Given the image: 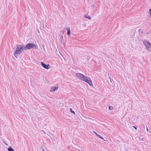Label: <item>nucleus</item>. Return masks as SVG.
I'll use <instances>...</instances> for the list:
<instances>
[{"label":"nucleus","instance_id":"f257e3e1","mask_svg":"<svg viewBox=\"0 0 151 151\" xmlns=\"http://www.w3.org/2000/svg\"><path fill=\"white\" fill-rule=\"evenodd\" d=\"M76 76L78 78L88 83L90 86H93L91 79L90 78L80 73H77Z\"/></svg>","mask_w":151,"mask_h":151},{"label":"nucleus","instance_id":"f03ea898","mask_svg":"<svg viewBox=\"0 0 151 151\" xmlns=\"http://www.w3.org/2000/svg\"><path fill=\"white\" fill-rule=\"evenodd\" d=\"M24 46L23 45H17L16 51L14 53V56L17 57V55L21 54L23 50Z\"/></svg>","mask_w":151,"mask_h":151},{"label":"nucleus","instance_id":"7ed1b4c3","mask_svg":"<svg viewBox=\"0 0 151 151\" xmlns=\"http://www.w3.org/2000/svg\"><path fill=\"white\" fill-rule=\"evenodd\" d=\"M143 43L146 46V49L148 51L151 50V44L148 41L145 40L143 41Z\"/></svg>","mask_w":151,"mask_h":151},{"label":"nucleus","instance_id":"20e7f679","mask_svg":"<svg viewBox=\"0 0 151 151\" xmlns=\"http://www.w3.org/2000/svg\"><path fill=\"white\" fill-rule=\"evenodd\" d=\"M37 47V46L34 44L30 43L27 44L26 45V47H25L24 48V49L25 50H27L28 49H30L31 48H32L34 47Z\"/></svg>","mask_w":151,"mask_h":151},{"label":"nucleus","instance_id":"39448f33","mask_svg":"<svg viewBox=\"0 0 151 151\" xmlns=\"http://www.w3.org/2000/svg\"><path fill=\"white\" fill-rule=\"evenodd\" d=\"M41 64L42 66L44 68H46L47 69H48L49 68H50V66L49 64L46 65L43 62H41Z\"/></svg>","mask_w":151,"mask_h":151},{"label":"nucleus","instance_id":"423d86ee","mask_svg":"<svg viewBox=\"0 0 151 151\" xmlns=\"http://www.w3.org/2000/svg\"><path fill=\"white\" fill-rule=\"evenodd\" d=\"M58 86H57L56 87H51V89L50 90V92H53V91H55V90L58 89Z\"/></svg>","mask_w":151,"mask_h":151},{"label":"nucleus","instance_id":"0eeeda50","mask_svg":"<svg viewBox=\"0 0 151 151\" xmlns=\"http://www.w3.org/2000/svg\"><path fill=\"white\" fill-rule=\"evenodd\" d=\"M66 30H67V34L68 35H70V31L69 27H67L66 28Z\"/></svg>","mask_w":151,"mask_h":151},{"label":"nucleus","instance_id":"6e6552de","mask_svg":"<svg viewBox=\"0 0 151 151\" xmlns=\"http://www.w3.org/2000/svg\"><path fill=\"white\" fill-rule=\"evenodd\" d=\"M85 17L86 18H87L88 19H91V18H90V16H88L87 14H86L85 15Z\"/></svg>","mask_w":151,"mask_h":151},{"label":"nucleus","instance_id":"1a4fd4ad","mask_svg":"<svg viewBox=\"0 0 151 151\" xmlns=\"http://www.w3.org/2000/svg\"><path fill=\"white\" fill-rule=\"evenodd\" d=\"M8 150L9 151H14L11 147L8 148Z\"/></svg>","mask_w":151,"mask_h":151},{"label":"nucleus","instance_id":"9d476101","mask_svg":"<svg viewBox=\"0 0 151 151\" xmlns=\"http://www.w3.org/2000/svg\"><path fill=\"white\" fill-rule=\"evenodd\" d=\"M109 110H111L113 109V107L112 106H109Z\"/></svg>","mask_w":151,"mask_h":151},{"label":"nucleus","instance_id":"9b49d317","mask_svg":"<svg viewBox=\"0 0 151 151\" xmlns=\"http://www.w3.org/2000/svg\"><path fill=\"white\" fill-rule=\"evenodd\" d=\"M97 136L99 137L100 138L104 139L100 135L98 134Z\"/></svg>","mask_w":151,"mask_h":151},{"label":"nucleus","instance_id":"f8f14e48","mask_svg":"<svg viewBox=\"0 0 151 151\" xmlns=\"http://www.w3.org/2000/svg\"><path fill=\"white\" fill-rule=\"evenodd\" d=\"M70 110L71 113H73L74 114H75V112L74 111H72V109H70Z\"/></svg>","mask_w":151,"mask_h":151},{"label":"nucleus","instance_id":"ddd939ff","mask_svg":"<svg viewBox=\"0 0 151 151\" xmlns=\"http://www.w3.org/2000/svg\"><path fill=\"white\" fill-rule=\"evenodd\" d=\"M149 13L150 14V16L151 17V9H149Z\"/></svg>","mask_w":151,"mask_h":151},{"label":"nucleus","instance_id":"4468645a","mask_svg":"<svg viewBox=\"0 0 151 151\" xmlns=\"http://www.w3.org/2000/svg\"><path fill=\"white\" fill-rule=\"evenodd\" d=\"M93 132L96 134V135L97 136V135L98 134L96 132H95V131H93Z\"/></svg>","mask_w":151,"mask_h":151},{"label":"nucleus","instance_id":"2eb2a0df","mask_svg":"<svg viewBox=\"0 0 151 151\" xmlns=\"http://www.w3.org/2000/svg\"><path fill=\"white\" fill-rule=\"evenodd\" d=\"M133 127L136 129H137V128L135 127V126H133Z\"/></svg>","mask_w":151,"mask_h":151},{"label":"nucleus","instance_id":"dca6fc26","mask_svg":"<svg viewBox=\"0 0 151 151\" xmlns=\"http://www.w3.org/2000/svg\"><path fill=\"white\" fill-rule=\"evenodd\" d=\"M147 132L148 131V129L147 127Z\"/></svg>","mask_w":151,"mask_h":151}]
</instances>
